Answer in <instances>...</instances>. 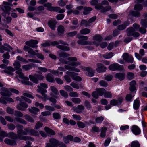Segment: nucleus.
Segmentation results:
<instances>
[{
    "label": "nucleus",
    "instance_id": "f257e3e1",
    "mask_svg": "<svg viewBox=\"0 0 147 147\" xmlns=\"http://www.w3.org/2000/svg\"><path fill=\"white\" fill-rule=\"evenodd\" d=\"M17 133L18 138L20 139L25 140H30L32 141H34V139L32 137L30 136H25L21 135H27L28 133V129L25 128L23 130V127L20 125H18L16 126Z\"/></svg>",
    "mask_w": 147,
    "mask_h": 147
},
{
    "label": "nucleus",
    "instance_id": "f03ea898",
    "mask_svg": "<svg viewBox=\"0 0 147 147\" xmlns=\"http://www.w3.org/2000/svg\"><path fill=\"white\" fill-rule=\"evenodd\" d=\"M13 65L16 70H18V71H16V73L18 75L20 78L22 80V83L24 84L31 85L32 83L28 81L29 78L28 77H25L22 72V70L20 68L21 65L20 63L16 61L14 63Z\"/></svg>",
    "mask_w": 147,
    "mask_h": 147
},
{
    "label": "nucleus",
    "instance_id": "7ed1b4c3",
    "mask_svg": "<svg viewBox=\"0 0 147 147\" xmlns=\"http://www.w3.org/2000/svg\"><path fill=\"white\" fill-rule=\"evenodd\" d=\"M68 63L69 65H65V68L68 70L74 71L77 72L80 71V70L76 67L80 65L81 63L80 62H76L77 59L75 57H70L68 58Z\"/></svg>",
    "mask_w": 147,
    "mask_h": 147
},
{
    "label": "nucleus",
    "instance_id": "20e7f679",
    "mask_svg": "<svg viewBox=\"0 0 147 147\" xmlns=\"http://www.w3.org/2000/svg\"><path fill=\"white\" fill-rule=\"evenodd\" d=\"M18 94L19 93V91L16 89L10 88L8 89L5 88H2L0 92L1 94L4 96H9L12 95L11 92Z\"/></svg>",
    "mask_w": 147,
    "mask_h": 147
},
{
    "label": "nucleus",
    "instance_id": "39448f33",
    "mask_svg": "<svg viewBox=\"0 0 147 147\" xmlns=\"http://www.w3.org/2000/svg\"><path fill=\"white\" fill-rule=\"evenodd\" d=\"M37 87L38 88V89L37 90V92L41 94L44 98L45 101H46V99L47 98V96L45 93L47 92V90H46L43 89V88H48L47 85L45 83H40V86H38Z\"/></svg>",
    "mask_w": 147,
    "mask_h": 147
},
{
    "label": "nucleus",
    "instance_id": "423d86ee",
    "mask_svg": "<svg viewBox=\"0 0 147 147\" xmlns=\"http://www.w3.org/2000/svg\"><path fill=\"white\" fill-rule=\"evenodd\" d=\"M45 7H47L48 9L50 11L58 12L59 13H62L65 12V10L63 9H60L59 7H52L51 4L49 3H47L44 4Z\"/></svg>",
    "mask_w": 147,
    "mask_h": 147
},
{
    "label": "nucleus",
    "instance_id": "0eeeda50",
    "mask_svg": "<svg viewBox=\"0 0 147 147\" xmlns=\"http://www.w3.org/2000/svg\"><path fill=\"white\" fill-rule=\"evenodd\" d=\"M16 99V100L20 101V104L16 106L17 109L21 111H25L26 109L28 107V105L25 103L22 102V100H21L19 97H17Z\"/></svg>",
    "mask_w": 147,
    "mask_h": 147
},
{
    "label": "nucleus",
    "instance_id": "6e6552de",
    "mask_svg": "<svg viewBox=\"0 0 147 147\" xmlns=\"http://www.w3.org/2000/svg\"><path fill=\"white\" fill-rule=\"evenodd\" d=\"M1 133L3 136L0 138V141H3V139L5 137H8L10 138H16L17 136L16 134L13 132H11L7 133L5 131H2Z\"/></svg>",
    "mask_w": 147,
    "mask_h": 147
},
{
    "label": "nucleus",
    "instance_id": "1a4fd4ad",
    "mask_svg": "<svg viewBox=\"0 0 147 147\" xmlns=\"http://www.w3.org/2000/svg\"><path fill=\"white\" fill-rule=\"evenodd\" d=\"M109 70L113 71H121L123 69V67L118 64L115 63L110 65L109 67Z\"/></svg>",
    "mask_w": 147,
    "mask_h": 147
},
{
    "label": "nucleus",
    "instance_id": "9d476101",
    "mask_svg": "<svg viewBox=\"0 0 147 147\" xmlns=\"http://www.w3.org/2000/svg\"><path fill=\"white\" fill-rule=\"evenodd\" d=\"M24 51L28 52V53L30 54L29 55L30 58L32 57L33 56L36 55V53L38 52V50H36L35 51H34L32 49L26 46H24Z\"/></svg>",
    "mask_w": 147,
    "mask_h": 147
},
{
    "label": "nucleus",
    "instance_id": "9b49d317",
    "mask_svg": "<svg viewBox=\"0 0 147 147\" xmlns=\"http://www.w3.org/2000/svg\"><path fill=\"white\" fill-rule=\"evenodd\" d=\"M49 142V143L46 144L45 147H58V141L55 139H50Z\"/></svg>",
    "mask_w": 147,
    "mask_h": 147
},
{
    "label": "nucleus",
    "instance_id": "f8f14e48",
    "mask_svg": "<svg viewBox=\"0 0 147 147\" xmlns=\"http://www.w3.org/2000/svg\"><path fill=\"white\" fill-rule=\"evenodd\" d=\"M103 38L100 34H97L93 37V44L96 46H98L100 45V43L103 40Z\"/></svg>",
    "mask_w": 147,
    "mask_h": 147
},
{
    "label": "nucleus",
    "instance_id": "ddd939ff",
    "mask_svg": "<svg viewBox=\"0 0 147 147\" xmlns=\"http://www.w3.org/2000/svg\"><path fill=\"white\" fill-rule=\"evenodd\" d=\"M80 67L83 71H85L88 76L90 77L94 76V71L92 68L89 67H85L83 66H80Z\"/></svg>",
    "mask_w": 147,
    "mask_h": 147
},
{
    "label": "nucleus",
    "instance_id": "4468645a",
    "mask_svg": "<svg viewBox=\"0 0 147 147\" xmlns=\"http://www.w3.org/2000/svg\"><path fill=\"white\" fill-rule=\"evenodd\" d=\"M2 43H0V52L1 53H3L4 52V50H6L8 51H10L13 48L9 45L7 43H5L4 45H1Z\"/></svg>",
    "mask_w": 147,
    "mask_h": 147
},
{
    "label": "nucleus",
    "instance_id": "2eb2a0df",
    "mask_svg": "<svg viewBox=\"0 0 147 147\" xmlns=\"http://www.w3.org/2000/svg\"><path fill=\"white\" fill-rule=\"evenodd\" d=\"M24 96H21V98L22 100L26 101L29 103H31V101L29 99L25 97H27L31 98H34V97L32 95L31 93L27 92L23 93Z\"/></svg>",
    "mask_w": 147,
    "mask_h": 147
},
{
    "label": "nucleus",
    "instance_id": "dca6fc26",
    "mask_svg": "<svg viewBox=\"0 0 147 147\" xmlns=\"http://www.w3.org/2000/svg\"><path fill=\"white\" fill-rule=\"evenodd\" d=\"M66 73L67 75L71 76L73 80L78 81H81L82 79L81 78L80 76H77L78 74L76 73L67 71L66 72Z\"/></svg>",
    "mask_w": 147,
    "mask_h": 147
},
{
    "label": "nucleus",
    "instance_id": "f3484780",
    "mask_svg": "<svg viewBox=\"0 0 147 147\" xmlns=\"http://www.w3.org/2000/svg\"><path fill=\"white\" fill-rule=\"evenodd\" d=\"M134 29L133 28H129L127 30V35L128 36H133L134 37H137L139 36V34L137 32H135Z\"/></svg>",
    "mask_w": 147,
    "mask_h": 147
},
{
    "label": "nucleus",
    "instance_id": "a211bd4d",
    "mask_svg": "<svg viewBox=\"0 0 147 147\" xmlns=\"http://www.w3.org/2000/svg\"><path fill=\"white\" fill-rule=\"evenodd\" d=\"M0 8L3 11L6 13L11 10V8L9 6V3L6 2H3V5L0 6Z\"/></svg>",
    "mask_w": 147,
    "mask_h": 147
},
{
    "label": "nucleus",
    "instance_id": "6ab92c4d",
    "mask_svg": "<svg viewBox=\"0 0 147 147\" xmlns=\"http://www.w3.org/2000/svg\"><path fill=\"white\" fill-rule=\"evenodd\" d=\"M15 69L11 66L7 67L4 70L1 71L2 73L4 72L11 76L13 75V72L15 71Z\"/></svg>",
    "mask_w": 147,
    "mask_h": 147
},
{
    "label": "nucleus",
    "instance_id": "aec40b11",
    "mask_svg": "<svg viewBox=\"0 0 147 147\" xmlns=\"http://www.w3.org/2000/svg\"><path fill=\"white\" fill-rule=\"evenodd\" d=\"M123 101V98L121 97H120L117 100L114 99L111 100L110 102V104L112 106L118 105L121 104Z\"/></svg>",
    "mask_w": 147,
    "mask_h": 147
},
{
    "label": "nucleus",
    "instance_id": "412c9836",
    "mask_svg": "<svg viewBox=\"0 0 147 147\" xmlns=\"http://www.w3.org/2000/svg\"><path fill=\"white\" fill-rule=\"evenodd\" d=\"M38 42L36 40H31L26 42V44L27 45L32 48H37V45H36Z\"/></svg>",
    "mask_w": 147,
    "mask_h": 147
},
{
    "label": "nucleus",
    "instance_id": "4be33fe9",
    "mask_svg": "<svg viewBox=\"0 0 147 147\" xmlns=\"http://www.w3.org/2000/svg\"><path fill=\"white\" fill-rule=\"evenodd\" d=\"M123 59L127 62L132 63L133 62V58L130 55H129L128 53H125L123 55Z\"/></svg>",
    "mask_w": 147,
    "mask_h": 147
},
{
    "label": "nucleus",
    "instance_id": "5701e85b",
    "mask_svg": "<svg viewBox=\"0 0 147 147\" xmlns=\"http://www.w3.org/2000/svg\"><path fill=\"white\" fill-rule=\"evenodd\" d=\"M95 8L96 9L101 10V11L102 12L107 11L111 9V7L110 6H108L104 8L100 4L96 5L95 6Z\"/></svg>",
    "mask_w": 147,
    "mask_h": 147
},
{
    "label": "nucleus",
    "instance_id": "b1692460",
    "mask_svg": "<svg viewBox=\"0 0 147 147\" xmlns=\"http://www.w3.org/2000/svg\"><path fill=\"white\" fill-rule=\"evenodd\" d=\"M106 70V68L104 65L101 63H98L97 64V68L96 70L98 73H101L105 72Z\"/></svg>",
    "mask_w": 147,
    "mask_h": 147
},
{
    "label": "nucleus",
    "instance_id": "393cba45",
    "mask_svg": "<svg viewBox=\"0 0 147 147\" xmlns=\"http://www.w3.org/2000/svg\"><path fill=\"white\" fill-rule=\"evenodd\" d=\"M143 1V0H136L135 3L136 4L134 6V9L137 11L141 10L143 8V7L139 3L142 2Z\"/></svg>",
    "mask_w": 147,
    "mask_h": 147
},
{
    "label": "nucleus",
    "instance_id": "a878e982",
    "mask_svg": "<svg viewBox=\"0 0 147 147\" xmlns=\"http://www.w3.org/2000/svg\"><path fill=\"white\" fill-rule=\"evenodd\" d=\"M131 130L132 132L136 135L139 134L141 133L140 129L138 126L136 125H134L132 126Z\"/></svg>",
    "mask_w": 147,
    "mask_h": 147
},
{
    "label": "nucleus",
    "instance_id": "bb28decb",
    "mask_svg": "<svg viewBox=\"0 0 147 147\" xmlns=\"http://www.w3.org/2000/svg\"><path fill=\"white\" fill-rule=\"evenodd\" d=\"M57 22L55 20H50L48 22V25L50 28L53 30H54L56 27Z\"/></svg>",
    "mask_w": 147,
    "mask_h": 147
},
{
    "label": "nucleus",
    "instance_id": "cd10ccee",
    "mask_svg": "<svg viewBox=\"0 0 147 147\" xmlns=\"http://www.w3.org/2000/svg\"><path fill=\"white\" fill-rule=\"evenodd\" d=\"M4 142L6 144L10 145H15L16 144V141L15 140L7 138H5V139Z\"/></svg>",
    "mask_w": 147,
    "mask_h": 147
},
{
    "label": "nucleus",
    "instance_id": "c85d7f7f",
    "mask_svg": "<svg viewBox=\"0 0 147 147\" xmlns=\"http://www.w3.org/2000/svg\"><path fill=\"white\" fill-rule=\"evenodd\" d=\"M144 18L141 20V24L142 26H144L145 28L147 27V13H146L144 15Z\"/></svg>",
    "mask_w": 147,
    "mask_h": 147
},
{
    "label": "nucleus",
    "instance_id": "c756f323",
    "mask_svg": "<svg viewBox=\"0 0 147 147\" xmlns=\"http://www.w3.org/2000/svg\"><path fill=\"white\" fill-rule=\"evenodd\" d=\"M136 84V82L135 80H132L130 82V87L129 89L131 92H133L136 90L135 85Z\"/></svg>",
    "mask_w": 147,
    "mask_h": 147
},
{
    "label": "nucleus",
    "instance_id": "7c9ffc66",
    "mask_svg": "<svg viewBox=\"0 0 147 147\" xmlns=\"http://www.w3.org/2000/svg\"><path fill=\"white\" fill-rule=\"evenodd\" d=\"M29 78L30 80L34 83L37 84L38 82V81L37 79V75L35 74L34 76L30 75L29 76Z\"/></svg>",
    "mask_w": 147,
    "mask_h": 147
},
{
    "label": "nucleus",
    "instance_id": "2f4dec72",
    "mask_svg": "<svg viewBox=\"0 0 147 147\" xmlns=\"http://www.w3.org/2000/svg\"><path fill=\"white\" fill-rule=\"evenodd\" d=\"M140 104V101L137 99L135 100L134 102L133 108L135 110L138 109Z\"/></svg>",
    "mask_w": 147,
    "mask_h": 147
},
{
    "label": "nucleus",
    "instance_id": "473e14b6",
    "mask_svg": "<svg viewBox=\"0 0 147 147\" xmlns=\"http://www.w3.org/2000/svg\"><path fill=\"white\" fill-rule=\"evenodd\" d=\"M115 77L121 80H123L125 78V75L121 73H117L115 75Z\"/></svg>",
    "mask_w": 147,
    "mask_h": 147
},
{
    "label": "nucleus",
    "instance_id": "72a5a7b5",
    "mask_svg": "<svg viewBox=\"0 0 147 147\" xmlns=\"http://www.w3.org/2000/svg\"><path fill=\"white\" fill-rule=\"evenodd\" d=\"M28 110L30 113L34 114H36L37 112L40 111V110L38 108L34 107H32L31 108H29Z\"/></svg>",
    "mask_w": 147,
    "mask_h": 147
},
{
    "label": "nucleus",
    "instance_id": "f704fd0d",
    "mask_svg": "<svg viewBox=\"0 0 147 147\" xmlns=\"http://www.w3.org/2000/svg\"><path fill=\"white\" fill-rule=\"evenodd\" d=\"M91 32L90 29L87 28H85L81 30L80 31L81 34L83 35H86Z\"/></svg>",
    "mask_w": 147,
    "mask_h": 147
},
{
    "label": "nucleus",
    "instance_id": "c9c22d12",
    "mask_svg": "<svg viewBox=\"0 0 147 147\" xmlns=\"http://www.w3.org/2000/svg\"><path fill=\"white\" fill-rule=\"evenodd\" d=\"M84 106L78 105L77 107H76L75 111L77 113H80L82 112V111L84 109Z\"/></svg>",
    "mask_w": 147,
    "mask_h": 147
},
{
    "label": "nucleus",
    "instance_id": "e433bc0d",
    "mask_svg": "<svg viewBox=\"0 0 147 147\" xmlns=\"http://www.w3.org/2000/svg\"><path fill=\"white\" fill-rule=\"evenodd\" d=\"M45 77L47 80L49 82H53L54 81V77L50 74H47Z\"/></svg>",
    "mask_w": 147,
    "mask_h": 147
},
{
    "label": "nucleus",
    "instance_id": "4c0bfd02",
    "mask_svg": "<svg viewBox=\"0 0 147 147\" xmlns=\"http://www.w3.org/2000/svg\"><path fill=\"white\" fill-rule=\"evenodd\" d=\"M113 53L110 52L109 53H106L102 55L103 57L105 59H109L113 57Z\"/></svg>",
    "mask_w": 147,
    "mask_h": 147
},
{
    "label": "nucleus",
    "instance_id": "58836bf2",
    "mask_svg": "<svg viewBox=\"0 0 147 147\" xmlns=\"http://www.w3.org/2000/svg\"><path fill=\"white\" fill-rule=\"evenodd\" d=\"M30 135L34 136H39V134L38 131L34 129H31L28 131Z\"/></svg>",
    "mask_w": 147,
    "mask_h": 147
},
{
    "label": "nucleus",
    "instance_id": "ea45409f",
    "mask_svg": "<svg viewBox=\"0 0 147 147\" xmlns=\"http://www.w3.org/2000/svg\"><path fill=\"white\" fill-rule=\"evenodd\" d=\"M96 91L98 93L99 96H102L104 95L105 90L103 88H100L96 89Z\"/></svg>",
    "mask_w": 147,
    "mask_h": 147
},
{
    "label": "nucleus",
    "instance_id": "a19ab883",
    "mask_svg": "<svg viewBox=\"0 0 147 147\" xmlns=\"http://www.w3.org/2000/svg\"><path fill=\"white\" fill-rule=\"evenodd\" d=\"M73 137L71 135H68L63 138L64 142L66 143H68L70 141H72Z\"/></svg>",
    "mask_w": 147,
    "mask_h": 147
},
{
    "label": "nucleus",
    "instance_id": "79ce46f5",
    "mask_svg": "<svg viewBox=\"0 0 147 147\" xmlns=\"http://www.w3.org/2000/svg\"><path fill=\"white\" fill-rule=\"evenodd\" d=\"M129 24V22L127 21L124 24L118 26V29L120 30H123L126 28V26H128Z\"/></svg>",
    "mask_w": 147,
    "mask_h": 147
},
{
    "label": "nucleus",
    "instance_id": "37998d69",
    "mask_svg": "<svg viewBox=\"0 0 147 147\" xmlns=\"http://www.w3.org/2000/svg\"><path fill=\"white\" fill-rule=\"evenodd\" d=\"M44 130L47 133L51 135H54L55 134V131L47 127H45Z\"/></svg>",
    "mask_w": 147,
    "mask_h": 147
},
{
    "label": "nucleus",
    "instance_id": "c03bdc74",
    "mask_svg": "<svg viewBox=\"0 0 147 147\" xmlns=\"http://www.w3.org/2000/svg\"><path fill=\"white\" fill-rule=\"evenodd\" d=\"M50 89L51 91L55 95H59V92L55 87L53 86H51L50 87Z\"/></svg>",
    "mask_w": 147,
    "mask_h": 147
},
{
    "label": "nucleus",
    "instance_id": "a18cd8bd",
    "mask_svg": "<svg viewBox=\"0 0 147 147\" xmlns=\"http://www.w3.org/2000/svg\"><path fill=\"white\" fill-rule=\"evenodd\" d=\"M92 10V8L88 7H85L84 8V12L83 13L85 15L89 13L90 11Z\"/></svg>",
    "mask_w": 147,
    "mask_h": 147
},
{
    "label": "nucleus",
    "instance_id": "49530a36",
    "mask_svg": "<svg viewBox=\"0 0 147 147\" xmlns=\"http://www.w3.org/2000/svg\"><path fill=\"white\" fill-rule=\"evenodd\" d=\"M59 42L56 41H53L51 42L50 43V44L51 45H52L55 46L59 44V43H60L63 45H67V44L65 42L61 40H59Z\"/></svg>",
    "mask_w": 147,
    "mask_h": 147
},
{
    "label": "nucleus",
    "instance_id": "de8ad7c7",
    "mask_svg": "<svg viewBox=\"0 0 147 147\" xmlns=\"http://www.w3.org/2000/svg\"><path fill=\"white\" fill-rule=\"evenodd\" d=\"M83 8V7L82 6H80L77 7L76 10L73 11V13L74 14H77L79 13L80 11L82 10Z\"/></svg>",
    "mask_w": 147,
    "mask_h": 147
},
{
    "label": "nucleus",
    "instance_id": "09e8293b",
    "mask_svg": "<svg viewBox=\"0 0 147 147\" xmlns=\"http://www.w3.org/2000/svg\"><path fill=\"white\" fill-rule=\"evenodd\" d=\"M129 13L130 15L136 17H140V15L139 11H130Z\"/></svg>",
    "mask_w": 147,
    "mask_h": 147
},
{
    "label": "nucleus",
    "instance_id": "8fccbe9b",
    "mask_svg": "<svg viewBox=\"0 0 147 147\" xmlns=\"http://www.w3.org/2000/svg\"><path fill=\"white\" fill-rule=\"evenodd\" d=\"M57 47L59 49L64 51H68L70 50V48L68 47L63 45H58Z\"/></svg>",
    "mask_w": 147,
    "mask_h": 147
},
{
    "label": "nucleus",
    "instance_id": "3c124183",
    "mask_svg": "<svg viewBox=\"0 0 147 147\" xmlns=\"http://www.w3.org/2000/svg\"><path fill=\"white\" fill-rule=\"evenodd\" d=\"M107 128L105 127H102L101 129L100 136L102 137H104L105 136V132Z\"/></svg>",
    "mask_w": 147,
    "mask_h": 147
},
{
    "label": "nucleus",
    "instance_id": "603ef678",
    "mask_svg": "<svg viewBox=\"0 0 147 147\" xmlns=\"http://www.w3.org/2000/svg\"><path fill=\"white\" fill-rule=\"evenodd\" d=\"M43 125V124L41 122L38 121L36 123L34 129H38L42 127Z\"/></svg>",
    "mask_w": 147,
    "mask_h": 147
},
{
    "label": "nucleus",
    "instance_id": "864d4df0",
    "mask_svg": "<svg viewBox=\"0 0 147 147\" xmlns=\"http://www.w3.org/2000/svg\"><path fill=\"white\" fill-rule=\"evenodd\" d=\"M89 23L88 22L85 20H82L81 21L80 26H82V25H84L85 27H87L88 26H89Z\"/></svg>",
    "mask_w": 147,
    "mask_h": 147
},
{
    "label": "nucleus",
    "instance_id": "5fc2aeb1",
    "mask_svg": "<svg viewBox=\"0 0 147 147\" xmlns=\"http://www.w3.org/2000/svg\"><path fill=\"white\" fill-rule=\"evenodd\" d=\"M58 32L60 34H63L64 32V28L62 25L59 26L57 28Z\"/></svg>",
    "mask_w": 147,
    "mask_h": 147
},
{
    "label": "nucleus",
    "instance_id": "6e6d98bb",
    "mask_svg": "<svg viewBox=\"0 0 147 147\" xmlns=\"http://www.w3.org/2000/svg\"><path fill=\"white\" fill-rule=\"evenodd\" d=\"M59 92L61 95L65 98H67L68 97L67 93L63 90H60Z\"/></svg>",
    "mask_w": 147,
    "mask_h": 147
},
{
    "label": "nucleus",
    "instance_id": "4d7b16f0",
    "mask_svg": "<svg viewBox=\"0 0 147 147\" xmlns=\"http://www.w3.org/2000/svg\"><path fill=\"white\" fill-rule=\"evenodd\" d=\"M25 119L28 121L31 122H34V120L30 116L26 115L24 116Z\"/></svg>",
    "mask_w": 147,
    "mask_h": 147
},
{
    "label": "nucleus",
    "instance_id": "13d9d810",
    "mask_svg": "<svg viewBox=\"0 0 147 147\" xmlns=\"http://www.w3.org/2000/svg\"><path fill=\"white\" fill-rule=\"evenodd\" d=\"M104 96L105 97L107 98H111L112 97V94L110 92H106V90Z\"/></svg>",
    "mask_w": 147,
    "mask_h": 147
},
{
    "label": "nucleus",
    "instance_id": "bf43d9fd",
    "mask_svg": "<svg viewBox=\"0 0 147 147\" xmlns=\"http://www.w3.org/2000/svg\"><path fill=\"white\" fill-rule=\"evenodd\" d=\"M131 146V147H140V144L138 141H134L132 142Z\"/></svg>",
    "mask_w": 147,
    "mask_h": 147
},
{
    "label": "nucleus",
    "instance_id": "052dcab7",
    "mask_svg": "<svg viewBox=\"0 0 147 147\" xmlns=\"http://www.w3.org/2000/svg\"><path fill=\"white\" fill-rule=\"evenodd\" d=\"M15 119L17 121L20 123L25 124H26V122L25 120H24L21 118L18 117H16L15 118Z\"/></svg>",
    "mask_w": 147,
    "mask_h": 147
},
{
    "label": "nucleus",
    "instance_id": "680f3d73",
    "mask_svg": "<svg viewBox=\"0 0 147 147\" xmlns=\"http://www.w3.org/2000/svg\"><path fill=\"white\" fill-rule=\"evenodd\" d=\"M59 55L60 57H67L70 56V55L66 52H63L59 53Z\"/></svg>",
    "mask_w": 147,
    "mask_h": 147
},
{
    "label": "nucleus",
    "instance_id": "e2e57ef3",
    "mask_svg": "<svg viewBox=\"0 0 147 147\" xmlns=\"http://www.w3.org/2000/svg\"><path fill=\"white\" fill-rule=\"evenodd\" d=\"M104 119L103 117L100 116L96 118L95 119V121L97 123L102 122Z\"/></svg>",
    "mask_w": 147,
    "mask_h": 147
},
{
    "label": "nucleus",
    "instance_id": "0e129e2a",
    "mask_svg": "<svg viewBox=\"0 0 147 147\" xmlns=\"http://www.w3.org/2000/svg\"><path fill=\"white\" fill-rule=\"evenodd\" d=\"M134 77V74L132 72H128L127 73V78L129 80L132 79Z\"/></svg>",
    "mask_w": 147,
    "mask_h": 147
},
{
    "label": "nucleus",
    "instance_id": "69168bd1",
    "mask_svg": "<svg viewBox=\"0 0 147 147\" xmlns=\"http://www.w3.org/2000/svg\"><path fill=\"white\" fill-rule=\"evenodd\" d=\"M7 126L9 129L11 130H13L15 128V126L12 123H9L7 125Z\"/></svg>",
    "mask_w": 147,
    "mask_h": 147
},
{
    "label": "nucleus",
    "instance_id": "338daca9",
    "mask_svg": "<svg viewBox=\"0 0 147 147\" xmlns=\"http://www.w3.org/2000/svg\"><path fill=\"white\" fill-rule=\"evenodd\" d=\"M77 124L78 127L80 128H84L85 126V124L81 121L77 122Z\"/></svg>",
    "mask_w": 147,
    "mask_h": 147
},
{
    "label": "nucleus",
    "instance_id": "774afa93",
    "mask_svg": "<svg viewBox=\"0 0 147 147\" xmlns=\"http://www.w3.org/2000/svg\"><path fill=\"white\" fill-rule=\"evenodd\" d=\"M69 96L71 97H77L78 96V94L75 92H71L69 94Z\"/></svg>",
    "mask_w": 147,
    "mask_h": 147
}]
</instances>
